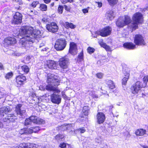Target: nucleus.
Returning a JSON list of instances; mask_svg holds the SVG:
<instances>
[{
	"label": "nucleus",
	"mask_w": 148,
	"mask_h": 148,
	"mask_svg": "<svg viewBox=\"0 0 148 148\" xmlns=\"http://www.w3.org/2000/svg\"><path fill=\"white\" fill-rule=\"evenodd\" d=\"M143 81L144 82V84H142V86L144 87L146 86L147 83L148 81V75H146L144 76L143 78Z\"/></svg>",
	"instance_id": "nucleus-36"
},
{
	"label": "nucleus",
	"mask_w": 148,
	"mask_h": 148,
	"mask_svg": "<svg viewBox=\"0 0 148 148\" xmlns=\"http://www.w3.org/2000/svg\"><path fill=\"white\" fill-rule=\"evenodd\" d=\"M131 22V19L130 17L128 16H125L124 19L119 18L116 22V24L118 27H123L126 25H129Z\"/></svg>",
	"instance_id": "nucleus-5"
},
{
	"label": "nucleus",
	"mask_w": 148,
	"mask_h": 148,
	"mask_svg": "<svg viewBox=\"0 0 148 148\" xmlns=\"http://www.w3.org/2000/svg\"><path fill=\"white\" fill-rule=\"evenodd\" d=\"M96 76L98 78L101 79L102 78V75H96Z\"/></svg>",
	"instance_id": "nucleus-52"
},
{
	"label": "nucleus",
	"mask_w": 148,
	"mask_h": 148,
	"mask_svg": "<svg viewBox=\"0 0 148 148\" xmlns=\"http://www.w3.org/2000/svg\"><path fill=\"white\" fill-rule=\"evenodd\" d=\"M112 31L111 28L109 27H106L102 29L97 32V34L102 36L105 37L109 35Z\"/></svg>",
	"instance_id": "nucleus-11"
},
{
	"label": "nucleus",
	"mask_w": 148,
	"mask_h": 148,
	"mask_svg": "<svg viewBox=\"0 0 148 148\" xmlns=\"http://www.w3.org/2000/svg\"><path fill=\"white\" fill-rule=\"evenodd\" d=\"M22 105L18 104L16 105L15 110V111L18 115L22 116L25 114V110L22 108Z\"/></svg>",
	"instance_id": "nucleus-13"
},
{
	"label": "nucleus",
	"mask_w": 148,
	"mask_h": 148,
	"mask_svg": "<svg viewBox=\"0 0 148 148\" xmlns=\"http://www.w3.org/2000/svg\"><path fill=\"white\" fill-rule=\"evenodd\" d=\"M27 147V144L25 143H23L16 146L13 147L12 148H26Z\"/></svg>",
	"instance_id": "nucleus-30"
},
{
	"label": "nucleus",
	"mask_w": 148,
	"mask_h": 148,
	"mask_svg": "<svg viewBox=\"0 0 148 148\" xmlns=\"http://www.w3.org/2000/svg\"><path fill=\"white\" fill-rule=\"evenodd\" d=\"M87 50L88 53L91 54L94 52L95 49L93 48L89 47L87 48Z\"/></svg>",
	"instance_id": "nucleus-38"
},
{
	"label": "nucleus",
	"mask_w": 148,
	"mask_h": 148,
	"mask_svg": "<svg viewBox=\"0 0 148 148\" xmlns=\"http://www.w3.org/2000/svg\"><path fill=\"white\" fill-rule=\"evenodd\" d=\"M21 134H26L27 133H28V132L27 131V130H26L25 128L21 129L20 130L19 132Z\"/></svg>",
	"instance_id": "nucleus-42"
},
{
	"label": "nucleus",
	"mask_w": 148,
	"mask_h": 148,
	"mask_svg": "<svg viewBox=\"0 0 148 148\" xmlns=\"http://www.w3.org/2000/svg\"><path fill=\"white\" fill-rule=\"evenodd\" d=\"M40 130V127H32L31 128L27 129L28 133L31 134L33 132H37Z\"/></svg>",
	"instance_id": "nucleus-24"
},
{
	"label": "nucleus",
	"mask_w": 148,
	"mask_h": 148,
	"mask_svg": "<svg viewBox=\"0 0 148 148\" xmlns=\"http://www.w3.org/2000/svg\"><path fill=\"white\" fill-rule=\"evenodd\" d=\"M68 127L69 125H63L58 127L57 128V130H61V131H64L67 130Z\"/></svg>",
	"instance_id": "nucleus-28"
},
{
	"label": "nucleus",
	"mask_w": 148,
	"mask_h": 148,
	"mask_svg": "<svg viewBox=\"0 0 148 148\" xmlns=\"http://www.w3.org/2000/svg\"><path fill=\"white\" fill-rule=\"evenodd\" d=\"M129 77V75H124L122 81V86L123 87H124L126 85L127 81Z\"/></svg>",
	"instance_id": "nucleus-27"
},
{
	"label": "nucleus",
	"mask_w": 148,
	"mask_h": 148,
	"mask_svg": "<svg viewBox=\"0 0 148 148\" xmlns=\"http://www.w3.org/2000/svg\"><path fill=\"white\" fill-rule=\"evenodd\" d=\"M20 34L23 37L21 40L20 44L23 47L27 48L32 46L35 39L38 40L41 37L40 31L35 29L29 27H23L20 31Z\"/></svg>",
	"instance_id": "nucleus-1"
},
{
	"label": "nucleus",
	"mask_w": 148,
	"mask_h": 148,
	"mask_svg": "<svg viewBox=\"0 0 148 148\" xmlns=\"http://www.w3.org/2000/svg\"><path fill=\"white\" fill-rule=\"evenodd\" d=\"M12 75H6L5 76V77L6 79H9L12 77Z\"/></svg>",
	"instance_id": "nucleus-49"
},
{
	"label": "nucleus",
	"mask_w": 148,
	"mask_h": 148,
	"mask_svg": "<svg viewBox=\"0 0 148 148\" xmlns=\"http://www.w3.org/2000/svg\"><path fill=\"white\" fill-rule=\"evenodd\" d=\"M35 10H31L30 11V12L31 13H35V12H34V11Z\"/></svg>",
	"instance_id": "nucleus-62"
},
{
	"label": "nucleus",
	"mask_w": 148,
	"mask_h": 148,
	"mask_svg": "<svg viewBox=\"0 0 148 148\" xmlns=\"http://www.w3.org/2000/svg\"><path fill=\"white\" fill-rule=\"evenodd\" d=\"M146 134L148 135V127H147V129L146 131Z\"/></svg>",
	"instance_id": "nucleus-61"
},
{
	"label": "nucleus",
	"mask_w": 148,
	"mask_h": 148,
	"mask_svg": "<svg viewBox=\"0 0 148 148\" xmlns=\"http://www.w3.org/2000/svg\"><path fill=\"white\" fill-rule=\"evenodd\" d=\"M5 95V91L3 90L1 91L0 90V99L2 98Z\"/></svg>",
	"instance_id": "nucleus-45"
},
{
	"label": "nucleus",
	"mask_w": 148,
	"mask_h": 148,
	"mask_svg": "<svg viewBox=\"0 0 148 148\" xmlns=\"http://www.w3.org/2000/svg\"><path fill=\"white\" fill-rule=\"evenodd\" d=\"M134 42L138 45H144L146 44L143 37L140 34H137L135 36Z\"/></svg>",
	"instance_id": "nucleus-9"
},
{
	"label": "nucleus",
	"mask_w": 148,
	"mask_h": 148,
	"mask_svg": "<svg viewBox=\"0 0 148 148\" xmlns=\"http://www.w3.org/2000/svg\"><path fill=\"white\" fill-rule=\"evenodd\" d=\"M46 27L47 30L53 33L57 32L59 29L57 24L54 22H52L47 24Z\"/></svg>",
	"instance_id": "nucleus-8"
},
{
	"label": "nucleus",
	"mask_w": 148,
	"mask_h": 148,
	"mask_svg": "<svg viewBox=\"0 0 148 148\" xmlns=\"http://www.w3.org/2000/svg\"><path fill=\"white\" fill-rule=\"evenodd\" d=\"M69 52L71 54L75 55L77 53V46L75 43L71 42L70 44Z\"/></svg>",
	"instance_id": "nucleus-16"
},
{
	"label": "nucleus",
	"mask_w": 148,
	"mask_h": 148,
	"mask_svg": "<svg viewBox=\"0 0 148 148\" xmlns=\"http://www.w3.org/2000/svg\"><path fill=\"white\" fill-rule=\"evenodd\" d=\"M53 75L52 76V78L48 77L47 80V82L48 83H52V84L47 85L46 87V90L52 91L57 92H59L60 91L57 88V86L60 85V80L58 79L57 76Z\"/></svg>",
	"instance_id": "nucleus-2"
},
{
	"label": "nucleus",
	"mask_w": 148,
	"mask_h": 148,
	"mask_svg": "<svg viewBox=\"0 0 148 148\" xmlns=\"http://www.w3.org/2000/svg\"><path fill=\"white\" fill-rule=\"evenodd\" d=\"M47 65L50 69H56L57 68L58 64L54 61L49 60L47 61Z\"/></svg>",
	"instance_id": "nucleus-20"
},
{
	"label": "nucleus",
	"mask_w": 148,
	"mask_h": 148,
	"mask_svg": "<svg viewBox=\"0 0 148 148\" xmlns=\"http://www.w3.org/2000/svg\"><path fill=\"white\" fill-rule=\"evenodd\" d=\"M98 7H101L102 6V3H100V2H98Z\"/></svg>",
	"instance_id": "nucleus-56"
},
{
	"label": "nucleus",
	"mask_w": 148,
	"mask_h": 148,
	"mask_svg": "<svg viewBox=\"0 0 148 148\" xmlns=\"http://www.w3.org/2000/svg\"><path fill=\"white\" fill-rule=\"evenodd\" d=\"M68 2H69L70 3L72 2L73 1V0H68Z\"/></svg>",
	"instance_id": "nucleus-60"
},
{
	"label": "nucleus",
	"mask_w": 148,
	"mask_h": 148,
	"mask_svg": "<svg viewBox=\"0 0 148 148\" xmlns=\"http://www.w3.org/2000/svg\"><path fill=\"white\" fill-rule=\"evenodd\" d=\"M22 18V15L18 12L16 13L14 16L13 22L16 24L21 23Z\"/></svg>",
	"instance_id": "nucleus-15"
},
{
	"label": "nucleus",
	"mask_w": 148,
	"mask_h": 148,
	"mask_svg": "<svg viewBox=\"0 0 148 148\" xmlns=\"http://www.w3.org/2000/svg\"><path fill=\"white\" fill-rule=\"evenodd\" d=\"M142 147L143 148H148V146H147V145H142Z\"/></svg>",
	"instance_id": "nucleus-58"
},
{
	"label": "nucleus",
	"mask_w": 148,
	"mask_h": 148,
	"mask_svg": "<svg viewBox=\"0 0 148 148\" xmlns=\"http://www.w3.org/2000/svg\"><path fill=\"white\" fill-rule=\"evenodd\" d=\"M51 5L53 6L54 5V3H51Z\"/></svg>",
	"instance_id": "nucleus-63"
},
{
	"label": "nucleus",
	"mask_w": 148,
	"mask_h": 148,
	"mask_svg": "<svg viewBox=\"0 0 148 148\" xmlns=\"http://www.w3.org/2000/svg\"><path fill=\"white\" fill-rule=\"evenodd\" d=\"M16 42V40L14 38L9 37L4 39L3 45L5 47H7L9 46L15 44Z\"/></svg>",
	"instance_id": "nucleus-12"
},
{
	"label": "nucleus",
	"mask_w": 148,
	"mask_h": 148,
	"mask_svg": "<svg viewBox=\"0 0 148 148\" xmlns=\"http://www.w3.org/2000/svg\"><path fill=\"white\" fill-rule=\"evenodd\" d=\"M51 100L53 103L59 104L61 102V98L60 95L53 93L51 96Z\"/></svg>",
	"instance_id": "nucleus-14"
},
{
	"label": "nucleus",
	"mask_w": 148,
	"mask_h": 148,
	"mask_svg": "<svg viewBox=\"0 0 148 148\" xmlns=\"http://www.w3.org/2000/svg\"><path fill=\"white\" fill-rule=\"evenodd\" d=\"M15 116H14V114H8L6 117L3 119V121L4 122H14L16 119Z\"/></svg>",
	"instance_id": "nucleus-17"
},
{
	"label": "nucleus",
	"mask_w": 148,
	"mask_h": 148,
	"mask_svg": "<svg viewBox=\"0 0 148 148\" xmlns=\"http://www.w3.org/2000/svg\"><path fill=\"white\" fill-rule=\"evenodd\" d=\"M88 107L87 106H84L83 107L82 111V114L85 116L88 115Z\"/></svg>",
	"instance_id": "nucleus-31"
},
{
	"label": "nucleus",
	"mask_w": 148,
	"mask_h": 148,
	"mask_svg": "<svg viewBox=\"0 0 148 148\" xmlns=\"http://www.w3.org/2000/svg\"><path fill=\"white\" fill-rule=\"evenodd\" d=\"M64 25L66 26L67 27H65L66 28L69 27L71 29H74L75 27V25H73L72 23H69L68 22H66L64 23Z\"/></svg>",
	"instance_id": "nucleus-33"
},
{
	"label": "nucleus",
	"mask_w": 148,
	"mask_h": 148,
	"mask_svg": "<svg viewBox=\"0 0 148 148\" xmlns=\"http://www.w3.org/2000/svg\"><path fill=\"white\" fill-rule=\"evenodd\" d=\"M30 59V56H28L26 58V60L27 61H29Z\"/></svg>",
	"instance_id": "nucleus-57"
},
{
	"label": "nucleus",
	"mask_w": 148,
	"mask_h": 148,
	"mask_svg": "<svg viewBox=\"0 0 148 148\" xmlns=\"http://www.w3.org/2000/svg\"><path fill=\"white\" fill-rule=\"evenodd\" d=\"M61 2L63 4H65L68 2V0H61Z\"/></svg>",
	"instance_id": "nucleus-53"
},
{
	"label": "nucleus",
	"mask_w": 148,
	"mask_h": 148,
	"mask_svg": "<svg viewBox=\"0 0 148 148\" xmlns=\"http://www.w3.org/2000/svg\"><path fill=\"white\" fill-rule=\"evenodd\" d=\"M97 122L99 124L103 123L105 119V116L103 113L99 112L97 115Z\"/></svg>",
	"instance_id": "nucleus-18"
},
{
	"label": "nucleus",
	"mask_w": 148,
	"mask_h": 148,
	"mask_svg": "<svg viewBox=\"0 0 148 148\" xmlns=\"http://www.w3.org/2000/svg\"><path fill=\"white\" fill-rule=\"evenodd\" d=\"M13 2L14 3H18L20 5H22L23 2L21 0H12Z\"/></svg>",
	"instance_id": "nucleus-43"
},
{
	"label": "nucleus",
	"mask_w": 148,
	"mask_h": 148,
	"mask_svg": "<svg viewBox=\"0 0 148 148\" xmlns=\"http://www.w3.org/2000/svg\"><path fill=\"white\" fill-rule=\"evenodd\" d=\"M63 7L62 6L59 5L58 9V11L59 13L61 14L62 13Z\"/></svg>",
	"instance_id": "nucleus-44"
},
{
	"label": "nucleus",
	"mask_w": 148,
	"mask_h": 148,
	"mask_svg": "<svg viewBox=\"0 0 148 148\" xmlns=\"http://www.w3.org/2000/svg\"><path fill=\"white\" fill-rule=\"evenodd\" d=\"M107 1L110 5H112L116 3L117 0H107Z\"/></svg>",
	"instance_id": "nucleus-40"
},
{
	"label": "nucleus",
	"mask_w": 148,
	"mask_h": 148,
	"mask_svg": "<svg viewBox=\"0 0 148 148\" xmlns=\"http://www.w3.org/2000/svg\"><path fill=\"white\" fill-rule=\"evenodd\" d=\"M10 108L9 106H4L0 109V114L1 115L4 116V114L9 112L10 111Z\"/></svg>",
	"instance_id": "nucleus-23"
},
{
	"label": "nucleus",
	"mask_w": 148,
	"mask_h": 148,
	"mask_svg": "<svg viewBox=\"0 0 148 148\" xmlns=\"http://www.w3.org/2000/svg\"><path fill=\"white\" fill-rule=\"evenodd\" d=\"M59 146L61 148H66V144L64 143H61Z\"/></svg>",
	"instance_id": "nucleus-47"
},
{
	"label": "nucleus",
	"mask_w": 148,
	"mask_h": 148,
	"mask_svg": "<svg viewBox=\"0 0 148 148\" xmlns=\"http://www.w3.org/2000/svg\"><path fill=\"white\" fill-rule=\"evenodd\" d=\"M83 59V52H81L78 56V60H79L80 61L82 60Z\"/></svg>",
	"instance_id": "nucleus-41"
},
{
	"label": "nucleus",
	"mask_w": 148,
	"mask_h": 148,
	"mask_svg": "<svg viewBox=\"0 0 148 148\" xmlns=\"http://www.w3.org/2000/svg\"><path fill=\"white\" fill-rule=\"evenodd\" d=\"M82 11L84 13L86 14L88 12V10L87 9H83Z\"/></svg>",
	"instance_id": "nucleus-50"
},
{
	"label": "nucleus",
	"mask_w": 148,
	"mask_h": 148,
	"mask_svg": "<svg viewBox=\"0 0 148 148\" xmlns=\"http://www.w3.org/2000/svg\"><path fill=\"white\" fill-rule=\"evenodd\" d=\"M37 124H41L44 123V120L36 116H32L25 120V125H30L32 123Z\"/></svg>",
	"instance_id": "nucleus-4"
},
{
	"label": "nucleus",
	"mask_w": 148,
	"mask_h": 148,
	"mask_svg": "<svg viewBox=\"0 0 148 148\" xmlns=\"http://www.w3.org/2000/svg\"><path fill=\"white\" fill-rule=\"evenodd\" d=\"M132 19L134 22L132 23L130 22L128 25V28L131 29L132 31L138 28V24L141 23L143 21V15L141 13L136 12L133 15Z\"/></svg>",
	"instance_id": "nucleus-3"
},
{
	"label": "nucleus",
	"mask_w": 148,
	"mask_h": 148,
	"mask_svg": "<svg viewBox=\"0 0 148 148\" xmlns=\"http://www.w3.org/2000/svg\"><path fill=\"white\" fill-rule=\"evenodd\" d=\"M26 79V78L25 76L22 75H19L17 76L16 78V82L18 85V86H19L22 84Z\"/></svg>",
	"instance_id": "nucleus-19"
},
{
	"label": "nucleus",
	"mask_w": 148,
	"mask_h": 148,
	"mask_svg": "<svg viewBox=\"0 0 148 148\" xmlns=\"http://www.w3.org/2000/svg\"><path fill=\"white\" fill-rule=\"evenodd\" d=\"M39 8L42 11H46L47 10V6L46 4H41L40 5Z\"/></svg>",
	"instance_id": "nucleus-35"
},
{
	"label": "nucleus",
	"mask_w": 148,
	"mask_h": 148,
	"mask_svg": "<svg viewBox=\"0 0 148 148\" xmlns=\"http://www.w3.org/2000/svg\"><path fill=\"white\" fill-rule=\"evenodd\" d=\"M64 137V136L63 135H57L55 136V138L58 140H62L63 139Z\"/></svg>",
	"instance_id": "nucleus-39"
},
{
	"label": "nucleus",
	"mask_w": 148,
	"mask_h": 148,
	"mask_svg": "<svg viewBox=\"0 0 148 148\" xmlns=\"http://www.w3.org/2000/svg\"><path fill=\"white\" fill-rule=\"evenodd\" d=\"M39 4V2L38 1L34 0L33 1L32 3L29 4V5L31 7L34 8L36 7L37 5Z\"/></svg>",
	"instance_id": "nucleus-32"
},
{
	"label": "nucleus",
	"mask_w": 148,
	"mask_h": 148,
	"mask_svg": "<svg viewBox=\"0 0 148 148\" xmlns=\"http://www.w3.org/2000/svg\"><path fill=\"white\" fill-rule=\"evenodd\" d=\"M3 126V124L1 122H0V128L2 127Z\"/></svg>",
	"instance_id": "nucleus-59"
},
{
	"label": "nucleus",
	"mask_w": 148,
	"mask_h": 148,
	"mask_svg": "<svg viewBox=\"0 0 148 148\" xmlns=\"http://www.w3.org/2000/svg\"><path fill=\"white\" fill-rule=\"evenodd\" d=\"M107 84L109 88L111 89H113L115 87V85L112 80H108L107 82Z\"/></svg>",
	"instance_id": "nucleus-29"
},
{
	"label": "nucleus",
	"mask_w": 148,
	"mask_h": 148,
	"mask_svg": "<svg viewBox=\"0 0 148 148\" xmlns=\"http://www.w3.org/2000/svg\"><path fill=\"white\" fill-rule=\"evenodd\" d=\"M142 87H143L142 84L141 85V83L139 81H137L132 85L131 88V91L133 94H136L140 91Z\"/></svg>",
	"instance_id": "nucleus-7"
},
{
	"label": "nucleus",
	"mask_w": 148,
	"mask_h": 148,
	"mask_svg": "<svg viewBox=\"0 0 148 148\" xmlns=\"http://www.w3.org/2000/svg\"><path fill=\"white\" fill-rule=\"evenodd\" d=\"M31 147H36L37 148L38 147V145L36 144L32 143L31 144H30Z\"/></svg>",
	"instance_id": "nucleus-48"
},
{
	"label": "nucleus",
	"mask_w": 148,
	"mask_h": 148,
	"mask_svg": "<svg viewBox=\"0 0 148 148\" xmlns=\"http://www.w3.org/2000/svg\"><path fill=\"white\" fill-rule=\"evenodd\" d=\"M106 16L109 20H112L114 16L113 11L112 10H109L107 11L106 14Z\"/></svg>",
	"instance_id": "nucleus-25"
},
{
	"label": "nucleus",
	"mask_w": 148,
	"mask_h": 148,
	"mask_svg": "<svg viewBox=\"0 0 148 148\" xmlns=\"http://www.w3.org/2000/svg\"><path fill=\"white\" fill-rule=\"evenodd\" d=\"M44 2L48 4L51 1V0H43Z\"/></svg>",
	"instance_id": "nucleus-54"
},
{
	"label": "nucleus",
	"mask_w": 148,
	"mask_h": 148,
	"mask_svg": "<svg viewBox=\"0 0 148 148\" xmlns=\"http://www.w3.org/2000/svg\"><path fill=\"white\" fill-rule=\"evenodd\" d=\"M66 45V42L64 39H59L56 41L55 48L57 51H61L64 49Z\"/></svg>",
	"instance_id": "nucleus-6"
},
{
	"label": "nucleus",
	"mask_w": 148,
	"mask_h": 148,
	"mask_svg": "<svg viewBox=\"0 0 148 148\" xmlns=\"http://www.w3.org/2000/svg\"><path fill=\"white\" fill-rule=\"evenodd\" d=\"M4 69V66L3 64L0 62V70H2Z\"/></svg>",
	"instance_id": "nucleus-51"
},
{
	"label": "nucleus",
	"mask_w": 148,
	"mask_h": 148,
	"mask_svg": "<svg viewBox=\"0 0 148 148\" xmlns=\"http://www.w3.org/2000/svg\"><path fill=\"white\" fill-rule=\"evenodd\" d=\"M123 47L129 49H133L136 48V45L131 42H126L123 44Z\"/></svg>",
	"instance_id": "nucleus-21"
},
{
	"label": "nucleus",
	"mask_w": 148,
	"mask_h": 148,
	"mask_svg": "<svg viewBox=\"0 0 148 148\" xmlns=\"http://www.w3.org/2000/svg\"><path fill=\"white\" fill-rule=\"evenodd\" d=\"M77 130L81 133H83L86 131V130L83 127L78 129Z\"/></svg>",
	"instance_id": "nucleus-46"
},
{
	"label": "nucleus",
	"mask_w": 148,
	"mask_h": 148,
	"mask_svg": "<svg viewBox=\"0 0 148 148\" xmlns=\"http://www.w3.org/2000/svg\"><path fill=\"white\" fill-rule=\"evenodd\" d=\"M69 62V59L66 56L60 58L59 61V66L63 69H66L67 68Z\"/></svg>",
	"instance_id": "nucleus-10"
},
{
	"label": "nucleus",
	"mask_w": 148,
	"mask_h": 148,
	"mask_svg": "<svg viewBox=\"0 0 148 148\" xmlns=\"http://www.w3.org/2000/svg\"><path fill=\"white\" fill-rule=\"evenodd\" d=\"M22 70L25 73H28L29 71V69L28 66L23 65L21 66Z\"/></svg>",
	"instance_id": "nucleus-37"
},
{
	"label": "nucleus",
	"mask_w": 148,
	"mask_h": 148,
	"mask_svg": "<svg viewBox=\"0 0 148 148\" xmlns=\"http://www.w3.org/2000/svg\"><path fill=\"white\" fill-rule=\"evenodd\" d=\"M7 74H13V73H7Z\"/></svg>",
	"instance_id": "nucleus-64"
},
{
	"label": "nucleus",
	"mask_w": 148,
	"mask_h": 148,
	"mask_svg": "<svg viewBox=\"0 0 148 148\" xmlns=\"http://www.w3.org/2000/svg\"><path fill=\"white\" fill-rule=\"evenodd\" d=\"M135 134L137 136H142L146 134V130L143 129H139L136 131Z\"/></svg>",
	"instance_id": "nucleus-22"
},
{
	"label": "nucleus",
	"mask_w": 148,
	"mask_h": 148,
	"mask_svg": "<svg viewBox=\"0 0 148 148\" xmlns=\"http://www.w3.org/2000/svg\"><path fill=\"white\" fill-rule=\"evenodd\" d=\"M45 45L44 42H42L40 44L39 48L41 51H45L48 49V48L45 47Z\"/></svg>",
	"instance_id": "nucleus-34"
},
{
	"label": "nucleus",
	"mask_w": 148,
	"mask_h": 148,
	"mask_svg": "<svg viewBox=\"0 0 148 148\" xmlns=\"http://www.w3.org/2000/svg\"><path fill=\"white\" fill-rule=\"evenodd\" d=\"M42 21L44 23L46 22L47 21V19L45 18H44L42 19Z\"/></svg>",
	"instance_id": "nucleus-55"
},
{
	"label": "nucleus",
	"mask_w": 148,
	"mask_h": 148,
	"mask_svg": "<svg viewBox=\"0 0 148 148\" xmlns=\"http://www.w3.org/2000/svg\"><path fill=\"white\" fill-rule=\"evenodd\" d=\"M99 43L100 45L107 51H110L111 50V48L108 46L105 43L102 42V40H100L99 41Z\"/></svg>",
	"instance_id": "nucleus-26"
}]
</instances>
